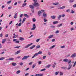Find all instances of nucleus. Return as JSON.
<instances>
[{
    "mask_svg": "<svg viewBox=\"0 0 76 76\" xmlns=\"http://www.w3.org/2000/svg\"><path fill=\"white\" fill-rule=\"evenodd\" d=\"M53 36H54L53 35H50L49 36V37H48V39H50V38H52V37H53Z\"/></svg>",
    "mask_w": 76,
    "mask_h": 76,
    "instance_id": "f3484780",
    "label": "nucleus"
},
{
    "mask_svg": "<svg viewBox=\"0 0 76 76\" xmlns=\"http://www.w3.org/2000/svg\"><path fill=\"white\" fill-rule=\"evenodd\" d=\"M20 51H20V50H19L18 51H17V52H16L15 53V55H16V54H19V53H20Z\"/></svg>",
    "mask_w": 76,
    "mask_h": 76,
    "instance_id": "9b49d317",
    "label": "nucleus"
},
{
    "mask_svg": "<svg viewBox=\"0 0 76 76\" xmlns=\"http://www.w3.org/2000/svg\"><path fill=\"white\" fill-rule=\"evenodd\" d=\"M35 47V45H33L32 46L30 47V49H33V48H34Z\"/></svg>",
    "mask_w": 76,
    "mask_h": 76,
    "instance_id": "ddd939ff",
    "label": "nucleus"
},
{
    "mask_svg": "<svg viewBox=\"0 0 76 76\" xmlns=\"http://www.w3.org/2000/svg\"><path fill=\"white\" fill-rule=\"evenodd\" d=\"M50 28H56V27H55V26H50Z\"/></svg>",
    "mask_w": 76,
    "mask_h": 76,
    "instance_id": "6e6d98bb",
    "label": "nucleus"
},
{
    "mask_svg": "<svg viewBox=\"0 0 76 76\" xmlns=\"http://www.w3.org/2000/svg\"><path fill=\"white\" fill-rule=\"evenodd\" d=\"M60 74L61 76H63V73L62 72H60Z\"/></svg>",
    "mask_w": 76,
    "mask_h": 76,
    "instance_id": "58836bf2",
    "label": "nucleus"
},
{
    "mask_svg": "<svg viewBox=\"0 0 76 76\" xmlns=\"http://www.w3.org/2000/svg\"><path fill=\"white\" fill-rule=\"evenodd\" d=\"M73 7L74 8H75V7H76V4H74L73 6Z\"/></svg>",
    "mask_w": 76,
    "mask_h": 76,
    "instance_id": "8fccbe9b",
    "label": "nucleus"
},
{
    "mask_svg": "<svg viewBox=\"0 0 76 76\" xmlns=\"http://www.w3.org/2000/svg\"><path fill=\"white\" fill-rule=\"evenodd\" d=\"M22 16H23V14H21L20 15V18H22Z\"/></svg>",
    "mask_w": 76,
    "mask_h": 76,
    "instance_id": "338daca9",
    "label": "nucleus"
},
{
    "mask_svg": "<svg viewBox=\"0 0 76 76\" xmlns=\"http://www.w3.org/2000/svg\"><path fill=\"white\" fill-rule=\"evenodd\" d=\"M20 46H16L15 47V48H20Z\"/></svg>",
    "mask_w": 76,
    "mask_h": 76,
    "instance_id": "4c0bfd02",
    "label": "nucleus"
},
{
    "mask_svg": "<svg viewBox=\"0 0 76 76\" xmlns=\"http://www.w3.org/2000/svg\"><path fill=\"white\" fill-rule=\"evenodd\" d=\"M24 16H25V17H26L27 18H29V16L27 14H24Z\"/></svg>",
    "mask_w": 76,
    "mask_h": 76,
    "instance_id": "6ab92c4d",
    "label": "nucleus"
},
{
    "mask_svg": "<svg viewBox=\"0 0 76 76\" xmlns=\"http://www.w3.org/2000/svg\"><path fill=\"white\" fill-rule=\"evenodd\" d=\"M48 54L49 55V56L51 55V53H50V52H48Z\"/></svg>",
    "mask_w": 76,
    "mask_h": 76,
    "instance_id": "774afa93",
    "label": "nucleus"
},
{
    "mask_svg": "<svg viewBox=\"0 0 76 76\" xmlns=\"http://www.w3.org/2000/svg\"><path fill=\"white\" fill-rule=\"evenodd\" d=\"M59 32H60V31L57 30L56 31L55 33L56 34H58V33H59Z\"/></svg>",
    "mask_w": 76,
    "mask_h": 76,
    "instance_id": "de8ad7c7",
    "label": "nucleus"
},
{
    "mask_svg": "<svg viewBox=\"0 0 76 76\" xmlns=\"http://www.w3.org/2000/svg\"><path fill=\"white\" fill-rule=\"evenodd\" d=\"M4 58L1 57L0 58V60H4Z\"/></svg>",
    "mask_w": 76,
    "mask_h": 76,
    "instance_id": "ea45409f",
    "label": "nucleus"
},
{
    "mask_svg": "<svg viewBox=\"0 0 76 76\" xmlns=\"http://www.w3.org/2000/svg\"><path fill=\"white\" fill-rule=\"evenodd\" d=\"M26 5V3H24L23 4V5H22V7H24V6H25Z\"/></svg>",
    "mask_w": 76,
    "mask_h": 76,
    "instance_id": "c85d7f7f",
    "label": "nucleus"
},
{
    "mask_svg": "<svg viewBox=\"0 0 76 76\" xmlns=\"http://www.w3.org/2000/svg\"><path fill=\"white\" fill-rule=\"evenodd\" d=\"M65 46L63 45V46H61V48H65Z\"/></svg>",
    "mask_w": 76,
    "mask_h": 76,
    "instance_id": "473e14b6",
    "label": "nucleus"
},
{
    "mask_svg": "<svg viewBox=\"0 0 76 76\" xmlns=\"http://www.w3.org/2000/svg\"><path fill=\"white\" fill-rule=\"evenodd\" d=\"M10 58V60H14V58Z\"/></svg>",
    "mask_w": 76,
    "mask_h": 76,
    "instance_id": "a18cd8bd",
    "label": "nucleus"
},
{
    "mask_svg": "<svg viewBox=\"0 0 76 76\" xmlns=\"http://www.w3.org/2000/svg\"><path fill=\"white\" fill-rule=\"evenodd\" d=\"M46 58V56H45L43 57V59H45Z\"/></svg>",
    "mask_w": 76,
    "mask_h": 76,
    "instance_id": "4d7b16f0",
    "label": "nucleus"
},
{
    "mask_svg": "<svg viewBox=\"0 0 76 76\" xmlns=\"http://www.w3.org/2000/svg\"><path fill=\"white\" fill-rule=\"evenodd\" d=\"M2 37H3V34H2V33H1L0 34V37L1 38H2Z\"/></svg>",
    "mask_w": 76,
    "mask_h": 76,
    "instance_id": "603ef678",
    "label": "nucleus"
},
{
    "mask_svg": "<svg viewBox=\"0 0 76 76\" xmlns=\"http://www.w3.org/2000/svg\"><path fill=\"white\" fill-rule=\"evenodd\" d=\"M38 63H39V64H41V63H42V62L40 61H39Z\"/></svg>",
    "mask_w": 76,
    "mask_h": 76,
    "instance_id": "680f3d73",
    "label": "nucleus"
},
{
    "mask_svg": "<svg viewBox=\"0 0 76 76\" xmlns=\"http://www.w3.org/2000/svg\"><path fill=\"white\" fill-rule=\"evenodd\" d=\"M25 20H26V18H24L23 19V21L22 22V23H23L24 22H25Z\"/></svg>",
    "mask_w": 76,
    "mask_h": 76,
    "instance_id": "5701e85b",
    "label": "nucleus"
},
{
    "mask_svg": "<svg viewBox=\"0 0 76 76\" xmlns=\"http://www.w3.org/2000/svg\"><path fill=\"white\" fill-rule=\"evenodd\" d=\"M14 16H18V13H16L15 15Z\"/></svg>",
    "mask_w": 76,
    "mask_h": 76,
    "instance_id": "052dcab7",
    "label": "nucleus"
},
{
    "mask_svg": "<svg viewBox=\"0 0 76 76\" xmlns=\"http://www.w3.org/2000/svg\"><path fill=\"white\" fill-rule=\"evenodd\" d=\"M42 51H39L38 53V54H42Z\"/></svg>",
    "mask_w": 76,
    "mask_h": 76,
    "instance_id": "72a5a7b5",
    "label": "nucleus"
},
{
    "mask_svg": "<svg viewBox=\"0 0 76 76\" xmlns=\"http://www.w3.org/2000/svg\"><path fill=\"white\" fill-rule=\"evenodd\" d=\"M58 73H59V72H56L55 73V75H57L58 74Z\"/></svg>",
    "mask_w": 76,
    "mask_h": 76,
    "instance_id": "79ce46f5",
    "label": "nucleus"
},
{
    "mask_svg": "<svg viewBox=\"0 0 76 76\" xmlns=\"http://www.w3.org/2000/svg\"><path fill=\"white\" fill-rule=\"evenodd\" d=\"M75 1V0H70L69 1V3H73Z\"/></svg>",
    "mask_w": 76,
    "mask_h": 76,
    "instance_id": "bb28decb",
    "label": "nucleus"
},
{
    "mask_svg": "<svg viewBox=\"0 0 76 76\" xmlns=\"http://www.w3.org/2000/svg\"><path fill=\"white\" fill-rule=\"evenodd\" d=\"M40 40V39H37L36 40V42H39Z\"/></svg>",
    "mask_w": 76,
    "mask_h": 76,
    "instance_id": "3c124183",
    "label": "nucleus"
},
{
    "mask_svg": "<svg viewBox=\"0 0 76 76\" xmlns=\"http://www.w3.org/2000/svg\"><path fill=\"white\" fill-rule=\"evenodd\" d=\"M43 16L44 17V18H47V15L46 14V13L45 12H44L43 14Z\"/></svg>",
    "mask_w": 76,
    "mask_h": 76,
    "instance_id": "6e6552de",
    "label": "nucleus"
},
{
    "mask_svg": "<svg viewBox=\"0 0 76 76\" xmlns=\"http://www.w3.org/2000/svg\"><path fill=\"white\" fill-rule=\"evenodd\" d=\"M6 39H3L2 40V44H4V42H6Z\"/></svg>",
    "mask_w": 76,
    "mask_h": 76,
    "instance_id": "b1692460",
    "label": "nucleus"
},
{
    "mask_svg": "<svg viewBox=\"0 0 76 76\" xmlns=\"http://www.w3.org/2000/svg\"><path fill=\"white\" fill-rule=\"evenodd\" d=\"M63 24H62V23L60 25H57V27L58 28H60V26H62Z\"/></svg>",
    "mask_w": 76,
    "mask_h": 76,
    "instance_id": "412c9836",
    "label": "nucleus"
},
{
    "mask_svg": "<svg viewBox=\"0 0 76 76\" xmlns=\"http://www.w3.org/2000/svg\"><path fill=\"white\" fill-rule=\"evenodd\" d=\"M17 41V39H13V41L14 42H15V41Z\"/></svg>",
    "mask_w": 76,
    "mask_h": 76,
    "instance_id": "13d9d810",
    "label": "nucleus"
},
{
    "mask_svg": "<svg viewBox=\"0 0 76 76\" xmlns=\"http://www.w3.org/2000/svg\"><path fill=\"white\" fill-rule=\"evenodd\" d=\"M12 1H10L8 2H7V4H9L11 3Z\"/></svg>",
    "mask_w": 76,
    "mask_h": 76,
    "instance_id": "864d4df0",
    "label": "nucleus"
},
{
    "mask_svg": "<svg viewBox=\"0 0 76 76\" xmlns=\"http://www.w3.org/2000/svg\"><path fill=\"white\" fill-rule=\"evenodd\" d=\"M51 18L52 19H56V16H51Z\"/></svg>",
    "mask_w": 76,
    "mask_h": 76,
    "instance_id": "dca6fc26",
    "label": "nucleus"
},
{
    "mask_svg": "<svg viewBox=\"0 0 76 76\" xmlns=\"http://www.w3.org/2000/svg\"><path fill=\"white\" fill-rule=\"evenodd\" d=\"M34 2L32 3V4L34 7H39L40 6V4L38 3L37 0H34Z\"/></svg>",
    "mask_w": 76,
    "mask_h": 76,
    "instance_id": "f257e3e1",
    "label": "nucleus"
},
{
    "mask_svg": "<svg viewBox=\"0 0 76 76\" xmlns=\"http://www.w3.org/2000/svg\"><path fill=\"white\" fill-rule=\"evenodd\" d=\"M51 65H47L46 66V67H47L48 68H50V66H51Z\"/></svg>",
    "mask_w": 76,
    "mask_h": 76,
    "instance_id": "cd10ccee",
    "label": "nucleus"
},
{
    "mask_svg": "<svg viewBox=\"0 0 76 76\" xmlns=\"http://www.w3.org/2000/svg\"><path fill=\"white\" fill-rule=\"evenodd\" d=\"M63 61L65 62H68L69 61V59H64L63 60Z\"/></svg>",
    "mask_w": 76,
    "mask_h": 76,
    "instance_id": "f8f14e48",
    "label": "nucleus"
},
{
    "mask_svg": "<svg viewBox=\"0 0 76 76\" xmlns=\"http://www.w3.org/2000/svg\"><path fill=\"white\" fill-rule=\"evenodd\" d=\"M56 47V45H53V46H52L51 47H50L49 49H52V48H54V47Z\"/></svg>",
    "mask_w": 76,
    "mask_h": 76,
    "instance_id": "4be33fe9",
    "label": "nucleus"
},
{
    "mask_svg": "<svg viewBox=\"0 0 76 76\" xmlns=\"http://www.w3.org/2000/svg\"><path fill=\"white\" fill-rule=\"evenodd\" d=\"M44 20L45 22H46L47 21V20H46V18H44Z\"/></svg>",
    "mask_w": 76,
    "mask_h": 76,
    "instance_id": "09e8293b",
    "label": "nucleus"
},
{
    "mask_svg": "<svg viewBox=\"0 0 76 76\" xmlns=\"http://www.w3.org/2000/svg\"><path fill=\"white\" fill-rule=\"evenodd\" d=\"M76 56V53H74L72 55L71 57H72V58H73L74 57H75Z\"/></svg>",
    "mask_w": 76,
    "mask_h": 76,
    "instance_id": "1a4fd4ad",
    "label": "nucleus"
},
{
    "mask_svg": "<svg viewBox=\"0 0 76 76\" xmlns=\"http://www.w3.org/2000/svg\"><path fill=\"white\" fill-rule=\"evenodd\" d=\"M55 41H56V39H52V42H55Z\"/></svg>",
    "mask_w": 76,
    "mask_h": 76,
    "instance_id": "bf43d9fd",
    "label": "nucleus"
},
{
    "mask_svg": "<svg viewBox=\"0 0 76 76\" xmlns=\"http://www.w3.org/2000/svg\"><path fill=\"white\" fill-rule=\"evenodd\" d=\"M36 66V64H34L32 65V68L34 69Z\"/></svg>",
    "mask_w": 76,
    "mask_h": 76,
    "instance_id": "393cba45",
    "label": "nucleus"
},
{
    "mask_svg": "<svg viewBox=\"0 0 76 76\" xmlns=\"http://www.w3.org/2000/svg\"><path fill=\"white\" fill-rule=\"evenodd\" d=\"M38 54H39L38 53H35L34 54L35 56H38Z\"/></svg>",
    "mask_w": 76,
    "mask_h": 76,
    "instance_id": "e2e57ef3",
    "label": "nucleus"
},
{
    "mask_svg": "<svg viewBox=\"0 0 76 76\" xmlns=\"http://www.w3.org/2000/svg\"><path fill=\"white\" fill-rule=\"evenodd\" d=\"M69 61L68 62V64H70H70H72V63H71V62H72V61L71 60L69 61Z\"/></svg>",
    "mask_w": 76,
    "mask_h": 76,
    "instance_id": "c9c22d12",
    "label": "nucleus"
},
{
    "mask_svg": "<svg viewBox=\"0 0 76 76\" xmlns=\"http://www.w3.org/2000/svg\"><path fill=\"white\" fill-rule=\"evenodd\" d=\"M45 70H46V69L45 68L41 70H40V72H42V71H45Z\"/></svg>",
    "mask_w": 76,
    "mask_h": 76,
    "instance_id": "f704fd0d",
    "label": "nucleus"
},
{
    "mask_svg": "<svg viewBox=\"0 0 76 76\" xmlns=\"http://www.w3.org/2000/svg\"><path fill=\"white\" fill-rule=\"evenodd\" d=\"M53 23L54 25H55V24H57V23H58V21H54L53 22Z\"/></svg>",
    "mask_w": 76,
    "mask_h": 76,
    "instance_id": "4468645a",
    "label": "nucleus"
},
{
    "mask_svg": "<svg viewBox=\"0 0 76 76\" xmlns=\"http://www.w3.org/2000/svg\"><path fill=\"white\" fill-rule=\"evenodd\" d=\"M32 64V62H31L29 64V65L30 66L31 65V64Z\"/></svg>",
    "mask_w": 76,
    "mask_h": 76,
    "instance_id": "0e129e2a",
    "label": "nucleus"
},
{
    "mask_svg": "<svg viewBox=\"0 0 76 76\" xmlns=\"http://www.w3.org/2000/svg\"><path fill=\"white\" fill-rule=\"evenodd\" d=\"M36 47L37 48H39L40 47H41V46H40V45H37Z\"/></svg>",
    "mask_w": 76,
    "mask_h": 76,
    "instance_id": "2f4dec72",
    "label": "nucleus"
},
{
    "mask_svg": "<svg viewBox=\"0 0 76 76\" xmlns=\"http://www.w3.org/2000/svg\"><path fill=\"white\" fill-rule=\"evenodd\" d=\"M20 71L18 70L17 72V74H19V73H20Z\"/></svg>",
    "mask_w": 76,
    "mask_h": 76,
    "instance_id": "a19ab883",
    "label": "nucleus"
},
{
    "mask_svg": "<svg viewBox=\"0 0 76 76\" xmlns=\"http://www.w3.org/2000/svg\"><path fill=\"white\" fill-rule=\"evenodd\" d=\"M33 22H36V20L35 18H33Z\"/></svg>",
    "mask_w": 76,
    "mask_h": 76,
    "instance_id": "5fc2aeb1",
    "label": "nucleus"
},
{
    "mask_svg": "<svg viewBox=\"0 0 76 76\" xmlns=\"http://www.w3.org/2000/svg\"><path fill=\"white\" fill-rule=\"evenodd\" d=\"M65 8V6H63V7H61L60 8H58V10H59L60 9H64Z\"/></svg>",
    "mask_w": 76,
    "mask_h": 76,
    "instance_id": "2eb2a0df",
    "label": "nucleus"
},
{
    "mask_svg": "<svg viewBox=\"0 0 76 76\" xmlns=\"http://www.w3.org/2000/svg\"><path fill=\"white\" fill-rule=\"evenodd\" d=\"M41 15H42V12H41V11H39L38 12V15L39 16V17Z\"/></svg>",
    "mask_w": 76,
    "mask_h": 76,
    "instance_id": "423d86ee",
    "label": "nucleus"
},
{
    "mask_svg": "<svg viewBox=\"0 0 76 76\" xmlns=\"http://www.w3.org/2000/svg\"><path fill=\"white\" fill-rule=\"evenodd\" d=\"M72 67V65L71 64H69V65L68 66V67L67 68V69L68 70H70L71 68Z\"/></svg>",
    "mask_w": 76,
    "mask_h": 76,
    "instance_id": "20e7f679",
    "label": "nucleus"
},
{
    "mask_svg": "<svg viewBox=\"0 0 76 76\" xmlns=\"http://www.w3.org/2000/svg\"><path fill=\"white\" fill-rule=\"evenodd\" d=\"M19 40L20 41H23L24 40V38L21 37H20Z\"/></svg>",
    "mask_w": 76,
    "mask_h": 76,
    "instance_id": "a211bd4d",
    "label": "nucleus"
},
{
    "mask_svg": "<svg viewBox=\"0 0 76 76\" xmlns=\"http://www.w3.org/2000/svg\"><path fill=\"white\" fill-rule=\"evenodd\" d=\"M70 9H68V10H66V12H70Z\"/></svg>",
    "mask_w": 76,
    "mask_h": 76,
    "instance_id": "37998d69",
    "label": "nucleus"
},
{
    "mask_svg": "<svg viewBox=\"0 0 76 76\" xmlns=\"http://www.w3.org/2000/svg\"><path fill=\"white\" fill-rule=\"evenodd\" d=\"M29 7L31 9V12L32 13H34V7L32 5H30L29 6Z\"/></svg>",
    "mask_w": 76,
    "mask_h": 76,
    "instance_id": "f03ea898",
    "label": "nucleus"
},
{
    "mask_svg": "<svg viewBox=\"0 0 76 76\" xmlns=\"http://www.w3.org/2000/svg\"><path fill=\"white\" fill-rule=\"evenodd\" d=\"M17 64H16V63H12V66H16Z\"/></svg>",
    "mask_w": 76,
    "mask_h": 76,
    "instance_id": "aec40b11",
    "label": "nucleus"
},
{
    "mask_svg": "<svg viewBox=\"0 0 76 76\" xmlns=\"http://www.w3.org/2000/svg\"><path fill=\"white\" fill-rule=\"evenodd\" d=\"M14 6H16L17 5V2H15L14 4Z\"/></svg>",
    "mask_w": 76,
    "mask_h": 76,
    "instance_id": "69168bd1",
    "label": "nucleus"
},
{
    "mask_svg": "<svg viewBox=\"0 0 76 76\" xmlns=\"http://www.w3.org/2000/svg\"><path fill=\"white\" fill-rule=\"evenodd\" d=\"M58 4H59V3H58V2H56L53 3V5H55V6H57V5H58Z\"/></svg>",
    "mask_w": 76,
    "mask_h": 76,
    "instance_id": "9d476101",
    "label": "nucleus"
},
{
    "mask_svg": "<svg viewBox=\"0 0 76 76\" xmlns=\"http://www.w3.org/2000/svg\"><path fill=\"white\" fill-rule=\"evenodd\" d=\"M36 29V26H35V27H33L31 29V30H32V31H34V30H35Z\"/></svg>",
    "mask_w": 76,
    "mask_h": 76,
    "instance_id": "a878e982",
    "label": "nucleus"
},
{
    "mask_svg": "<svg viewBox=\"0 0 76 76\" xmlns=\"http://www.w3.org/2000/svg\"><path fill=\"white\" fill-rule=\"evenodd\" d=\"M19 42H20V41L19 40L17 41H16L15 42V43H19Z\"/></svg>",
    "mask_w": 76,
    "mask_h": 76,
    "instance_id": "c03bdc74",
    "label": "nucleus"
},
{
    "mask_svg": "<svg viewBox=\"0 0 76 76\" xmlns=\"http://www.w3.org/2000/svg\"><path fill=\"white\" fill-rule=\"evenodd\" d=\"M21 25H22V23H20L18 24V26H20Z\"/></svg>",
    "mask_w": 76,
    "mask_h": 76,
    "instance_id": "e433bc0d",
    "label": "nucleus"
},
{
    "mask_svg": "<svg viewBox=\"0 0 76 76\" xmlns=\"http://www.w3.org/2000/svg\"><path fill=\"white\" fill-rule=\"evenodd\" d=\"M61 18V15H59L58 17V19H60Z\"/></svg>",
    "mask_w": 76,
    "mask_h": 76,
    "instance_id": "7c9ffc66",
    "label": "nucleus"
},
{
    "mask_svg": "<svg viewBox=\"0 0 76 76\" xmlns=\"http://www.w3.org/2000/svg\"><path fill=\"white\" fill-rule=\"evenodd\" d=\"M29 57H30L29 55L25 56L22 58V60H26V59H28V58H29Z\"/></svg>",
    "mask_w": 76,
    "mask_h": 76,
    "instance_id": "7ed1b4c3",
    "label": "nucleus"
},
{
    "mask_svg": "<svg viewBox=\"0 0 76 76\" xmlns=\"http://www.w3.org/2000/svg\"><path fill=\"white\" fill-rule=\"evenodd\" d=\"M61 69H64V70H66V67H61Z\"/></svg>",
    "mask_w": 76,
    "mask_h": 76,
    "instance_id": "c756f323",
    "label": "nucleus"
},
{
    "mask_svg": "<svg viewBox=\"0 0 76 76\" xmlns=\"http://www.w3.org/2000/svg\"><path fill=\"white\" fill-rule=\"evenodd\" d=\"M33 44V43H31L28 45H26L24 47L25 48H28V47H29V46H30V45H32Z\"/></svg>",
    "mask_w": 76,
    "mask_h": 76,
    "instance_id": "39448f33",
    "label": "nucleus"
},
{
    "mask_svg": "<svg viewBox=\"0 0 76 76\" xmlns=\"http://www.w3.org/2000/svg\"><path fill=\"white\" fill-rule=\"evenodd\" d=\"M43 76V74H36L34 75V76Z\"/></svg>",
    "mask_w": 76,
    "mask_h": 76,
    "instance_id": "0eeeda50",
    "label": "nucleus"
},
{
    "mask_svg": "<svg viewBox=\"0 0 76 76\" xmlns=\"http://www.w3.org/2000/svg\"><path fill=\"white\" fill-rule=\"evenodd\" d=\"M71 13H75V11H73V10H71Z\"/></svg>",
    "mask_w": 76,
    "mask_h": 76,
    "instance_id": "49530a36",
    "label": "nucleus"
}]
</instances>
